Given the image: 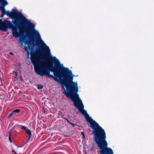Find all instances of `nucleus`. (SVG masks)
I'll use <instances>...</instances> for the list:
<instances>
[{
	"instance_id": "nucleus-9",
	"label": "nucleus",
	"mask_w": 154,
	"mask_h": 154,
	"mask_svg": "<svg viewBox=\"0 0 154 154\" xmlns=\"http://www.w3.org/2000/svg\"><path fill=\"white\" fill-rule=\"evenodd\" d=\"M21 128L25 130L27 134L28 135V137L27 139L26 140V142L23 143V146L25 145L27 143L29 142V140L30 139L31 137L32 133L31 131L30 130L27 128L26 127L23 125H21Z\"/></svg>"
},
{
	"instance_id": "nucleus-16",
	"label": "nucleus",
	"mask_w": 154,
	"mask_h": 154,
	"mask_svg": "<svg viewBox=\"0 0 154 154\" xmlns=\"http://www.w3.org/2000/svg\"><path fill=\"white\" fill-rule=\"evenodd\" d=\"M12 152L13 153H14V154H17L16 152H15L14 150V149L12 150Z\"/></svg>"
},
{
	"instance_id": "nucleus-21",
	"label": "nucleus",
	"mask_w": 154,
	"mask_h": 154,
	"mask_svg": "<svg viewBox=\"0 0 154 154\" xmlns=\"http://www.w3.org/2000/svg\"><path fill=\"white\" fill-rule=\"evenodd\" d=\"M84 154H86V152Z\"/></svg>"
},
{
	"instance_id": "nucleus-2",
	"label": "nucleus",
	"mask_w": 154,
	"mask_h": 154,
	"mask_svg": "<svg viewBox=\"0 0 154 154\" xmlns=\"http://www.w3.org/2000/svg\"><path fill=\"white\" fill-rule=\"evenodd\" d=\"M5 14L12 19L11 22L14 24L13 26L12 27L13 36L16 38L20 37L19 40L22 45L24 38L21 37L25 36L24 32L26 34L33 29L35 27V25L27 19L22 13L14 8L12 9L11 12L6 11Z\"/></svg>"
},
{
	"instance_id": "nucleus-8",
	"label": "nucleus",
	"mask_w": 154,
	"mask_h": 154,
	"mask_svg": "<svg viewBox=\"0 0 154 154\" xmlns=\"http://www.w3.org/2000/svg\"><path fill=\"white\" fill-rule=\"evenodd\" d=\"M8 4V2L6 0H3L0 2V10L2 13L0 17H3L6 13L5 6Z\"/></svg>"
},
{
	"instance_id": "nucleus-17",
	"label": "nucleus",
	"mask_w": 154,
	"mask_h": 154,
	"mask_svg": "<svg viewBox=\"0 0 154 154\" xmlns=\"http://www.w3.org/2000/svg\"><path fill=\"white\" fill-rule=\"evenodd\" d=\"M81 134H82V135L84 137H85V134H84V132L82 131H81Z\"/></svg>"
},
{
	"instance_id": "nucleus-3",
	"label": "nucleus",
	"mask_w": 154,
	"mask_h": 154,
	"mask_svg": "<svg viewBox=\"0 0 154 154\" xmlns=\"http://www.w3.org/2000/svg\"><path fill=\"white\" fill-rule=\"evenodd\" d=\"M26 35L29 38L28 44L30 51V58H56L52 55L49 47L42 40V43L37 41L41 39V37L35 28L26 33Z\"/></svg>"
},
{
	"instance_id": "nucleus-5",
	"label": "nucleus",
	"mask_w": 154,
	"mask_h": 154,
	"mask_svg": "<svg viewBox=\"0 0 154 154\" xmlns=\"http://www.w3.org/2000/svg\"><path fill=\"white\" fill-rule=\"evenodd\" d=\"M86 120L90 124V127L92 129V134L93 135L94 141L106 139V133L103 129L95 121L93 120L88 114L85 115Z\"/></svg>"
},
{
	"instance_id": "nucleus-18",
	"label": "nucleus",
	"mask_w": 154,
	"mask_h": 154,
	"mask_svg": "<svg viewBox=\"0 0 154 154\" xmlns=\"http://www.w3.org/2000/svg\"><path fill=\"white\" fill-rule=\"evenodd\" d=\"M66 119V120L67 121V122H68L69 124H70V123H71V122H70L69 121V120H68V119Z\"/></svg>"
},
{
	"instance_id": "nucleus-14",
	"label": "nucleus",
	"mask_w": 154,
	"mask_h": 154,
	"mask_svg": "<svg viewBox=\"0 0 154 154\" xmlns=\"http://www.w3.org/2000/svg\"><path fill=\"white\" fill-rule=\"evenodd\" d=\"M13 115H14V112L13 111H12L11 113H10L8 116V118H11Z\"/></svg>"
},
{
	"instance_id": "nucleus-20",
	"label": "nucleus",
	"mask_w": 154,
	"mask_h": 154,
	"mask_svg": "<svg viewBox=\"0 0 154 154\" xmlns=\"http://www.w3.org/2000/svg\"><path fill=\"white\" fill-rule=\"evenodd\" d=\"M15 73L16 74V76H17V73L16 72H15Z\"/></svg>"
},
{
	"instance_id": "nucleus-10",
	"label": "nucleus",
	"mask_w": 154,
	"mask_h": 154,
	"mask_svg": "<svg viewBox=\"0 0 154 154\" xmlns=\"http://www.w3.org/2000/svg\"><path fill=\"white\" fill-rule=\"evenodd\" d=\"M26 35V36L29 38H29ZM27 42L26 43L27 44L29 45V44H28V42ZM29 46L28 45V47ZM24 50H25V51H26L27 53V54H28V57L27 58H30L29 56V54H30L31 55V53H30V52L28 50V49H29V48H28V47L27 46H24Z\"/></svg>"
},
{
	"instance_id": "nucleus-1",
	"label": "nucleus",
	"mask_w": 154,
	"mask_h": 154,
	"mask_svg": "<svg viewBox=\"0 0 154 154\" xmlns=\"http://www.w3.org/2000/svg\"><path fill=\"white\" fill-rule=\"evenodd\" d=\"M36 73L41 76L47 75L59 82L64 71L63 67L57 58H30Z\"/></svg>"
},
{
	"instance_id": "nucleus-11",
	"label": "nucleus",
	"mask_w": 154,
	"mask_h": 154,
	"mask_svg": "<svg viewBox=\"0 0 154 154\" xmlns=\"http://www.w3.org/2000/svg\"><path fill=\"white\" fill-rule=\"evenodd\" d=\"M8 133H9V137H8L9 140L12 143V140L11 138V135L12 134V131L11 130L10 131H9Z\"/></svg>"
},
{
	"instance_id": "nucleus-6",
	"label": "nucleus",
	"mask_w": 154,
	"mask_h": 154,
	"mask_svg": "<svg viewBox=\"0 0 154 154\" xmlns=\"http://www.w3.org/2000/svg\"><path fill=\"white\" fill-rule=\"evenodd\" d=\"M106 139L94 141L100 149V154H114L112 150L108 147V143Z\"/></svg>"
},
{
	"instance_id": "nucleus-13",
	"label": "nucleus",
	"mask_w": 154,
	"mask_h": 154,
	"mask_svg": "<svg viewBox=\"0 0 154 154\" xmlns=\"http://www.w3.org/2000/svg\"><path fill=\"white\" fill-rule=\"evenodd\" d=\"M43 88V85H38L37 88L38 89H42Z\"/></svg>"
},
{
	"instance_id": "nucleus-7",
	"label": "nucleus",
	"mask_w": 154,
	"mask_h": 154,
	"mask_svg": "<svg viewBox=\"0 0 154 154\" xmlns=\"http://www.w3.org/2000/svg\"><path fill=\"white\" fill-rule=\"evenodd\" d=\"M73 103L74 106L77 108L79 111L82 114L85 116L87 114H88L87 113L86 111L84 109V105L80 98H79V100H78L73 102Z\"/></svg>"
},
{
	"instance_id": "nucleus-4",
	"label": "nucleus",
	"mask_w": 154,
	"mask_h": 154,
	"mask_svg": "<svg viewBox=\"0 0 154 154\" xmlns=\"http://www.w3.org/2000/svg\"><path fill=\"white\" fill-rule=\"evenodd\" d=\"M64 74L60 83L61 84V87L65 90V86L67 92H65V94L67 98H70L74 102L79 100V95L77 94L79 88L77 83L73 81V78L75 76L72 74L71 70L67 68L66 71L63 72Z\"/></svg>"
},
{
	"instance_id": "nucleus-12",
	"label": "nucleus",
	"mask_w": 154,
	"mask_h": 154,
	"mask_svg": "<svg viewBox=\"0 0 154 154\" xmlns=\"http://www.w3.org/2000/svg\"><path fill=\"white\" fill-rule=\"evenodd\" d=\"M21 111V109H17L13 110V111L14 112V115H16L17 114L19 113Z\"/></svg>"
},
{
	"instance_id": "nucleus-15",
	"label": "nucleus",
	"mask_w": 154,
	"mask_h": 154,
	"mask_svg": "<svg viewBox=\"0 0 154 154\" xmlns=\"http://www.w3.org/2000/svg\"><path fill=\"white\" fill-rule=\"evenodd\" d=\"M70 124L72 125V126H73V128H74V127H75V126H77V125H75V124H73V123H72V122H71V123H70Z\"/></svg>"
},
{
	"instance_id": "nucleus-19",
	"label": "nucleus",
	"mask_w": 154,
	"mask_h": 154,
	"mask_svg": "<svg viewBox=\"0 0 154 154\" xmlns=\"http://www.w3.org/2000/svg\"><path fill=\"white\" fill-rule=\"evenodd\" d=\"M9 54H10V55H13V52H10L9 53Z\"/></svg>"
}]
</instances>
